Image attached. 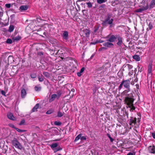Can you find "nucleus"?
<instances>
[{
	"mask_svg": "<svg viewBox=\"0 0 155 155\" xmlns=\"http://www.w3.org/2000/svg\"><path fill=\"white\" fill-rule=\"evenodd\" d=\"M131 79H127L126 80H123L121 82L119 86L118 89L119 91H120L122 88L123 86L127 90H125L122 93L121 95L123 96H126L127 97V95L128 94L127 93L131 90L130 87V80Z\"/></svg>",
	"mask_w": 155,
	"mask_h": 155,
	"instance_id": "1",
	"label": "nucleus"
},
{
	"mask_svg": "<svg viewBox=\"0 0 155 155\" xmlns=\"http://www.w3.org/2000/svg\"><path fill=\"white\" fill-rule=\"evenodd\" d=\"M134 100V95L131 93L127 94V97H126L124 99L125 104L130 108V111L131 112H133L135 109L133 104Z\"/></svg>",
	"mask_w": 155,
	"mask_h": 155,
	"instance_id": "2",
	"label": "nucleus"
},
{
	"mask_svg": "<svg viewBox=\"0 0 155 155\" xmlns=\"http://www.w3.org/2000/svg\"><path fill=\"white\" fill-rule=\"evenodd\" d=\"M111 15L110 14H108L107 15V18L104 20L103 21V24L104 25L105 24H108L111 25L112 24L113 19L111 18Z\"/></svg>",
	"mask_w": 155,
	"mask_h": 155,
	"instance_id": "3",
	"label": "nucleus"
},
{
	"mask_svg": "<svg viewBox=\"0 0 155 155\" xmlns=\"http://www.w3.org/2000/svg\"><path fill=\"white\" fill-rule=\"evenodd\" d=\"M117 35H109L106 36L105 38L107 39V41L111 43L114 42L117 39Z\"/></svg>",
	"mask_w": 155,
	"mask_h": 155,
	"instance_id": "4",
	"label": "nucleus"
},
{
	"mask_svg": "<svg viewBox=\"0 0 155 155\" xmlns=\"http://www.w3.org/2000/svg\"><path fill=\"white\" fill-rule=\"evenodd\" d=\"M12 143L14 146L19 149H21L22 146L16 138H14L12 141Z\"/></svg>",
	"mask_w": 155,
	"mask_h": 155,
	"instance_id": "5",
	"label": "nucleus"
},
{
	"mask_svg": "<svg viewBox=\"0 0 155 155\" xmlns=\"http://www.w3.org/2000/svg\"><path fill=\"white\" fill-rule=\"evenodd\" d=\"M133 67V66L130 64H124L123 66L122 70L126 71L127 72H130V70Z\"/></svg>",
	"mask_w": 155,
	"mask_h": 155,
	"instance_id": "6",
	"label": "nucleus"
},
{
	"mask_svg": "<svg viewBox=\"0 0 155 155\" xmlns=\"http://www.w3.org/2000/svg\"><path fill=\"white\" fill-rule=\"evenodd\" d=\"M137 121V118L131 117L129 120V124L130 125H134L136 124Z\"/></svg>",
	"mask_w": 155,
	"mask_h": 155,
	"instance_id": "7",
	"label": "nucleus"
},
{
	"mask_svg": "<svg viewBox=\"0 0 155 155\" xmlns=\"http://www.w3.org/2000/svg\"><path fill=\"white\" fill-rule=\"evenodd\" d=\"M103 45L107 48H110L114 46V44L113 43L108 41L103 43Z\"/></svg>",
	"mask_w": 155,
	"mask_h": 155,
	"instance_id": "8",
	"label": "nucleus"
},
{
	"mask_svg": "<svg viewBox=\"0 0 155 155\" xmlns=\"http://www.w3.org/2000/svg\"><path fill=\"white\" fill-rule=\"evenodd\" d=\"M82 32L83 33V35L86 37H88L89 36L90 34V31L87 29H84L83 30Z\"/></svg>",
	"mask_w": 155,
	"mask_h": 155,
	"instance_id": "9",
	"label": "nucleus"
},
{
	"mask_svg": "<svg viewBox=\"0 0 155 155\" xmlns=\"http://www.w3.org/2000/svg\"><path fill=\"white\" fill-rule=\"evenodd\" d=\"M118 40V42L117 43V44L119 46H121L122 43V38L120 36L118 35L117 38Z\"/></svg>",
	"mask_w": 155,
	"mask_h": 155,
	"instance_id": "10",
	"label": "nucleus"
},
{
	"mask_svg": "<svg viewBox=\"0 0 155 155\" xmlns=\"http://www.w3.org/2000/svg\"><path fill=\"white\" fill-rule=\"evenodd\" d=\"M68 32L67 31H65L63 32L62 37L64 39L67 40L68 38Z\"/></svg>",
	"mask_w": 155,
	"mask_h": 155,
	"instance_id": "11",
	"label": "nucleus"
},
{
	"mask_svg": "<svg viewBox=\"0 0 155 155\" xmlns=\"http://www.w3.org/2000/svg\"><path fill=\"white\" fill-rule=\"evenodd\" d=\"M57 98V96L56 94H54L51 95V97L50 98L49 100V102H51L52 101H54L56 98Z\"/></svg>",
	"mask_w": 155,
	"mask_h": 155,
	"instance_id": "12",
	"label": "nucleus"
},
{
	"mask_svg": "<svg viewBox=\"0 0 155 155\" xmlns=\"http://www.w3.org/2000/svg\"><path fill=\"white\" fill-rule=\"evenodd\" d=\"M26 94V91L24 89H22L21 91V97L24 98Z\"/></svg>",
	"mask_w": 155,
	"mask_h": 155,
	"instance_id": "13",
	"label": "nucleus"
},
{
	"mask_svg": "<svg viewBox=\"0 0 155 155\" xmlns=\"http://www.w3.org/2000/svg\"><path fill=\"white\" fill-rule=\"evenodd\" d=\"M147 24L148 26V27L147 28V30L149 31L151 30L153 27V26L151 22L149 21L148 23V22H147Z\"/></svg>",
	"mask_w": 155,
	"mask_h": 155,
	"instance_id": "14",
	"label": "nucleus"
},
{
	"mask_svg": "<svg viewBox=\"0 0 155 155\" xmlns=\"http://www.w3.org/2000/svg\"><path fill=\"white\" fill-rule=\"evenodd\" d=\"M39 104H37L32 109L31 112H33L37 111V109L39 108Z\"/></svg>",
	"mask_w": 155,
	"mask_h": 155,
	"instance_id": "15",
	"label": "nucleus"
},
{
	"mask_svg": "<svg viewBox=\"0 0 155 155\" xmlns=\"http://www.w3.org/2000/svg\"><path fill=\"white\" fill-rule=\"evenodd\" d=\"M149 149L150 152L152 153H155V147L154 146H150Z\"/></svg>",
	"mask_w": 155,
	"mask_h": 155,
	"instance_id": "16",
	"label": "nucleus"
},
{
	"mask_svg": "<svg viewBox=\"0 0 155 155\" xmlns=\"http://www.w3.org/2000/svg\"><path fill=\"white\" fill-rule=\"evenodd\" d=\"M8 62L10 63H12L14 61V58L12 56H9L8 58Z\"/></svg>",
	"mask_w": 155,
	"mask_h": 155,
	"instance_id": "17",
	"label": "nucleus"
},
{
	"mask_svg": "<svg viewBox=\"0 0 155 155\" xmlns=\"http://www.w3.org/2000/svg\"><path fill=\"white\" fill-rule=\"evenodd\" d=\"M133 58L137 61H139L140 60V58L139 56L135 55L133 56Z\"/></svg>",
	"mask_w": 155,
	"mask_h": 155,
	"instance_id": "18",
	"label": "nucleus"
},
{
	"mask_svg": "<svg viewBox=\"0 0 155 155\" xmlns=\"http://www.w3.org/2000/svg\"><path fill=\"white\" fill-rule=\"evenodd\" d=\"M28 8V6L27 5L21 6L20 7V9L21 10H27Z\"/></svg>",
	"mask_w": 155,
	"mask_h": 155,
	"instance_id": "19",
	"label": "nucleus"
},
{
	"mask_svg": "<svg viewBox=\"0 0 155 155\" xmlns=\"http://www.w3.org/2000/svg\"><path fill=\"white\" fill-rule=\"evenodd\" d=\"M8 117L10 119L14 120L15 117L12 113H10L8 114Z\"/></svg>",
	"mask_w": 155,
	"mask_h": 155,
	"instance_id": "20",
	"label": "nucleus"
},
{
	"mask_svg": "<svg viewBox=\"0 0 155 155\" xmlns=\"http://www.w3.org/2000/svg\"><path fill=\"white\" fill-rule=\"evenodd\" d=\"M58 146V144L57 143H54L52 144L51 146L50 147L54 151H55L54 148L57 147Z\"/></svg>",
	"mask_w": 155,
	"mask_h": 155,
	"instance_id": "21",
	"label": "nucleus"
},
{
	"mask_svg": "<svg viewBox=\"0 0 155 155\" xmlns=\"http://www.w3.org/2000/svg\"><path fill=\"white\" fill-rule=\"evenodd\" d=\"M84 70V68H82L81 69L79 72L77 73V74L78 76L80 77L81 75V73L83 72Z\"/></svg>",
	"mask_w": 155,
	"mask_h": 155,
	"instance_id": "22",
	"label": "nucleus"
},
{
	"mask_svg": "<svg viewBox=\"0 0 155 155\" xmlns=\"http://www.w3.org/2000/svg\"><path fill=\"white\" fill-rule=\"evenodd\" d=\"M14 28V27L13 25H10L9 27L8 31L10 32H11L13 31Z\"/></svg>",
	"mask_w": 155,
	"mask_h": 155,
	"instance_id": "23",
	"label": "nucleus"
},
{
	"mask_svg": "<svg viewBox=\"0 0 155 155\" xmlns=\"http://www.w3.org/2000/svg\"><path fill=\"white\" fill-rule=\"evenodd\" d=\"M152 65L151 64H149L148 66V74H150L152 72Z\"/></svg>",
	"mask_w": 155,
	"mask_h": 155,
	"instance_id": "24",
	"label": "nucleus"
},
{
	"mask_svg": "<svg viewBox=\"0 0 155 155\" xmlns=\"http://www.w3.org/2000/svg\"><path fill=\"white\" fill-rule=\"evenodd\" d=\"M82 135V134H78L75 138L74 141L76 142L77 141H78L80 139H81V135Z\"/></svg>",
	"mask_w": 155,
	"mask_h": 155,
	"instance_id": "25",
	"label": "nucleus"
},
{
	"mask_svg": "<svg viewBox=\"0 0 155 155\" xmlns=\"http://www.w3.org/2000/svg\"><path fill=\"white\" fill-rule=\"evenodd\" d=\"M43 75L47 78H49L50 77V74L48 72H43Z\"/></svg>",
	"mask_w": 155,
	"mask_h": 155,
	"instance_id": "26",
	"label": "nucleus"
},
{
	"mask_svg": "<svg viewBox=\"0 0 155 155\" xmlns=\"http://www.w3.org/2000/svg\"><path fill=\"white\" fill-rule=\"evenodd\" d=\"M104 41L101 40H100L98 41L97 40L96 42H92L91 43V44L92 45H95L96 44L98 43H102Z\"/></svg>",
	"mask_w": 155,
	"mask_h": 155,
	"instance_id": "27",
	"label": "nucleus"
},
{
	"mask_svg": "<svg viewBox=\"0 0 155 155\" xmlns=\"http://www.w3.org/2000/svg\"><path fill=\"white\" fill-rule=\"evenodd\" d=\"M21 38V37L19 36H17L12 38L13 40L14 41H18Z\"/></svg>",
	"mask_w": 155,
	"mask_h": 155,
	"instance_id": "28",
	"label": "nucleus"
},
{
	"mask_svg": "<svg viewBox=\"0 0 155 155\" xmlns=\"http://www.w3.org/2000/svg\"><path fill=\"white\" fill-rule=\"evenodd\" d=\"M57 94H56L57 96V98L58 99L61 96V92L60 91H57Z\"/></svg>",
	"mask_w": 155,
	"mask_h": 155,
	"instance_id": "29",
	"label": "nucleus"
},
{
	"mask_svg": "<svg viewBox=\"0 0 155 155\" xmlns=\"http://www.w3.org/2000/svg\"><path fill=\"white\" fill-rule=\"evenodd\" d=\"M107 0H97V3L101 4L106 2Z\"/></svg>",
	"mask_w": 155,
	"mask_h": 155,
	"instance_id": "30",
	"label": "nucleus"
},
{
	"mask_svg": "<svg viewBox=\"0 0 155 155\" xmlns=\"http://www.w3.org/2000/svg\"><path fill=\"white\" fill-rule=\"evenodd\" d=\"M54 124L56 126H60L61 124L62 123L60 121H55L54 122Z\"/></svg>",
	"mask_w": 155,
	"mask_h": 155,
	"instance_id": "31",
	"label": "nucleus"
},
{
	"mask_svg": "<svg viewBox=\"0 0 155 155\" xmlns=\"http://www.w3.org/2000/svg\"><path fill=\"white\" fill-rule=\"evenodd\" d=\"M63 113L60 111H58V112L57 117H61L63 115Z\"/></svg>",
	"mask_w": 155,
	"mask_h": 155,
	"instance_id": "32",
	"label": "nucleus"
},
{
	"mask_svg": "<svg viewBox=\"0 0 155 155\" xmlns=\"http://www.w3.org/2000/svg\"><path fill=\"white\" fill-rule=\"evenodd\" d=\"M41 87L40 86H35V89L36 91H39L41 90Z\"/></svg>",
	"mask_w": 155,
	"mask_h": 155,
	"instance_id": "33",
	"label": "nucleus"
},
{
	"mask_svg": "<svg viewBox=\"0 0 155 155\" xmlns=\"http://www.w3.org/2000/svg\"><path fill=\"white\" fill-rule=\"evenodd\" d=\"M118 1L121 4L125 3V4H126L127 3V0H119Z\"/></svg>",
	"mask_w": 155,
	"mask_h": 155,
	"instance_id": "34",
	"label": "nucleus"
},
{
	"mask_svg": "<svg viewBox=\"0 0 155 155\" xmlns=\"http://www.w3.org/2000/svg\"><path fill=\"white\" fill-rule=\"evenodd\" d=\"M107 137L109 138L110 139V141L111 142H112L114 140V139L112 138L111 137H110V135L109 134H107Z\"/></svg>",
	"mask_w": 155,
	"mask_h": 155,
	"instance_id": "35",
	"label": "nucleus"
},
{
	"mask_svg": "<svg viewBox=\"0 0 155 155\" xmlns=\"http://www.w3.org/2000/svg\"><path fill=\"white\" fill-rule=\"evenodd\" d=\"M99 28V27L98 26H95L94 27V33H95L96 32V31L98 30Z\"/></svg>",
	"mask_w": 155,
	"mask_h": 155,
	"instance_id": "36",
	"label": "nucleus"
},
{
	"mask_svg": "<svg viewBox=\"0 0 155 155\" xmlns=\"http://www.w3.org/2000/svg\"><path fill=\"white\" fill-rule=\"evenodd\" d=\"M15 130L17 131H18V132H25V130H21V129H19L18 128H15Z\"/></svg>",
	"mask_w": 155,
	"mask_h": 155,
	"instance_id": "37",
	"label": "nucleus"
},
{
	"mask_svg": "<svg viewBox=\"0 0 155 155\" xmlns=\"http://www.w3.org/2000/svg\"><path fill=\"white\" fill-rule=\"evenodd\" d=\"M37 76V75L35 73H33L31 74V78H35Z\"/></svg>",
	"mask_w": 155,
	"mask_h": 155,
	"instance_id": "38",
	"label": "nucleus"
},
{
	"mask_svg": "<svg viewBox=\"0 0 155 155\" xmlns=\"http://www.w3.org/2000/svg\"><path fill=\"white\" fill-rule=\"evenodd\" d=\"M87 139L86 136H82V135H81V140H85Z\"/></svg>",
	"mask_w": 155,
	"mask_h": 155,
	"instance_id": "39",
	"label": "nucleus"
},
{
	"mask_svg": "<svg viewBox=\"0 0 155 155\" xmlns=\"http://www.w3.org/2000/svg\"><path fill=\"white\" fill-rule=\"evenodd\" d=\"M86 4L88 8H91L92 7V4L91 2H88L86 3Z\"/></svg>",
	"mask_w": 155,
	"mask_h": 155,
	"instance_id": "40",
	"label": "nucleus"
},
{
	"mask_svg": "<svg viewBox=\"0 0 155 155\" xmlns=\"http://www.w3.org/2000/svg\"><path fill=\"white\" fill-rule=\"evenodd\" d=\"M62 148L60 147H58L56 149H55V151H54V152L55 153L58 151L60 150H62Z\"/></svg>",
	"mask_w": 155,
	"mask_h": 155,
	"instance_id": "41",
	"label": "nucleus"
},
{
	"mask_svg": "<svg viewBox=\"0 0 155 155\" xmlns=\"http://www.w3.org/2000/svg\"><path fill=\"white\" fill-rule=\"evenodd\" d=\"M7 43L11 44L12 42V40L10 39H8L6 41Z\"/></svg>",
	"mask_w": 155,
	"mask_h": 155,
	"instance_id": "42",
	"label": "nucleus"
},
{
	"mask_svg": "<svg viewBox=\"0 0 155 155\" xmlns=\"http://www.w3.org/2000/svg\"><path fill=\"white\" fill-rule=\"evenodd\" d=\"M38 79L39 81L40 82H42L44 80V79L42 77V76H41V77H40V76H38Z\"/></svg>",
	"mask_w": 155,
	"mask_h": 155,
	"instance_id": "43",
	"label": "nucleus"
},
{
	"mask_svg": "<svg viewBox=\"0 0 155 155\" xmlns=\"http://www.w3.org/2000/svg\"><path fill=\"white\" fill-rule=\"evenodd\" d=\"M11 4H7L5 5V7L8 8H9L11 7Z\"/></svg>",
	"mask_w": 155,
	"mask_h": 155,
	"instance_id": "44",
	"label": "nucleus"
},
{
	"mask_svg": "<svg viewBox=\"0 0 155 155\" xmlns=\"http://www.w3.org/2000/svg\"><path fill=\"white\" fill-rule=\"evenodd\" d=\"M25 123V120H21V121L19 124L20 125H21L24 124Z\"/></svg>",
	"mask_w": 155,
	"mask_h": 155,
	"instance_id": "45",
	"label": "nucleus"
},
{
	"mask_svg": "<svg viewBox=\"0 0 155 155\" xmlns=\"http://www.w3.org/2000/svg\"><path fill=\"white\" fill-rule=\"evenodd\" d=\"M135 155V152H133V153L130 152L128 153L127 155Z\"/></svg>",
	"mask_w": 155,
	"mask_h": 155,
	"instance_id": "46",
	"label": "nucleus"
},
{
	"mask_svg": "<svg viewBox=\"0 0 155 155\" xmlns=\"http://www.w3.org/2000/svg\"><path fill=\"white\" fill-rule=\"evenodd\" d=\"M1 93L3 95H4L5 96H6V95H5L6 93L4 91H3V90L1 91Z\"/></svg>",
	"mask_w": 155,
	"mask_h": 155,
	"instance_id": "47",
	"label": "nucleus"
},
{
	"mask_svg": "<svg viewBox=\"0 0 155 155\" xmlns=\"http://www.w3.org/2000/svg\"><path fill=\"white\" fill-rule=\"evenodd\" d=\"M52 111L51 110H48L47 111L46 114H50L52 113Z\"/></svg>",
	"mask_w": 155,
	"mask_h": 155,
	"instance_id": "48",
	"label": "nucleus"
},
{
	"mask_svg": "<svg viewBox=\"0 0 155 155\" xmlns=\"http://www.w3.org/2000/svg\"><path fill=\"white\" fill-rule=\"evenodd\" d=\"M138 115L140 116V114H138ZM140 117H138V118H137V120H137V121L139 122H140Z\"/></svg>",
	"mask_w": 155,
	"mask_h": 155,
	"instance_id": "49",
	"label": "nucleus"
},
{
	"mask_svg": "<svg viewBox=\"0 0 155 155\" xmlns=\"http://www.w3.org/2000/svg\"><path fill=\"white\" fill-rule=\"evenodd\" d=\"M151 4L152 5H155V0H152L151 2Z\"/></svg>",
	"mask_w": 155,
	"mask_h": 155,
	"instance_id": "50",
	"label": "nucleus"
},
{
	"mask_svg": "<svg viewBox=\"0 0 155 155\" xmlns=\"http://www.w3.org/2000/svg\"><path fill=\"white\" fill-rule=\"evenodd\" d=\"M152 135L154 139H155V132L152 133Z\"/></svg>",
	"mask_w": 155,
	"mask_h": 155,
	"instance_id": "51",
	"label": "nucleus"
},
{
	"mask_svg": "<svg viewBox=\"0 0 155 155\" xmlns=\"http://www.w3.org/2000/svg\"><path fill=\"white\" fill-rule=\"evenodd\" d=\"M38 54L41 56L43 55V53L42 52H39L38 53Z\"/></svg>",
	"mask_w": 155,
	"mask_h": 155,
	"instance_id": "52",
	"label": "nucleus"
},
{
	"mask_svg": "<svg viewBox=\"0 0 155 155\" xmlns=\"http://www.w3.org/2000/svg\"><path fill=\"white\" fill-rule=\"evenodd\" d=\"M11 127L12 128H14V129H15V128H16V127H15V126L14 125H11Z\"/></svg>",
	"mask_w": 155,
	"mask_h": 155,
	"instance_id": "53",
	"label": "nucleus"
},
{
	"mask_svg": "<svg viewBox=\"0 0 155 155\" xmlns=\"http://www.w3.org/2000/svg\"><path fill=\"white\" fill-rule=\"evenodd\" d=\"M142 10H135V12H142Z\"/></svg>",
	"mask_w": 155,
	"mask_h": 155,
	"instance_id": "54",
	"label": "nucleus"
},
{
	"mask_svg": "<svg viewBox=\"0 0 155 155\" xmlns=\"http://www.w3.org/2000/svg\"><path fill=\"white\" fill-rule=\"evenodd\" d=\"M130 84L132 85H134V81H132L130 82Z\"/></svg>",
	"mask_w": 155,
	"mask_h": 155,
	"instance_id": "55",
	"label": "nucleus"
},
{
	"mask_svg": "<svg viewBox=\"0 0 155 155\" xmlns=\"http://www.w3.org/2000/svg\"><path fill=\"white\" fill-rule=\"evenodd\" d=\"M136 85L137 88V89H138L139 88V84H136Z\"/></svg>",
	"mask_w": 155,
	"mask_h": 155,
	"instance_id": "56",
	"label": "nucleus"
},
{
	"mask_svg": "<svg viewBox=\"0 0 155 155\" xmlns=\"http://www.w3.org/2000/svg\"><path fill=\"white\" fill-rule=\"evenodd\" d=\"M137 81L138 79L137 78H136V79H134V81L136 82Z\"/></svg>",
	"mask_w": 155,
	"mask_h": 155,
	"instance_id": "57",
	"label": "nucleus"
},
{
	"mask_svg": "<svg viewBox=\"0 0 155 155\" xmlns=\"http://www.w3.org/2000/svg\"><path fill=\"white\" fill-rule=\"evenodd\" d=\"M77 5V6H78V10H81V8H80V6L79 5Z\"/></svg>",
	"mask_w": 155,
	"mask_h": 155,
	"instance_id": "58",
	"label": "nucleus"
},
{
	"mask_svg": "<svg viewBox=\"0 0 155 155\" xmlns=\"http://www.w3.org/2000/svg\"><path fill=\"white\" fill-rule=\"evenodd\" d=\"M86 0H78V1H77V2H81V1H85Z\"/></svg>",
	"mask_w": 155,
	"mask_h": 155,
	"instance_id": "59",
	"label": "nucleus"
},
{
	"mask_svg": "<svg viewBox=\"0 0 155 155\" xmlns=\"http://www.w3.org/2000/svg\"><path fill=\"white\" fill-rule=\"evenodd\" d=\"M94 54H93L91 56V58H90L91 59H92L94 57Z\"/></svg>",
	"mask_w": 155,
	"mask_h": 155,
	"instance_id": "60",
	"label": "nucleus"
},
{
	"mask_svg": "<svg viewBox=\"0 0 155 155\" xmlns=\"http://www.w3.org/2000/svg\"><path fill=\"white\" fill-rule=\"evenodd\" d=\"M71 91L74 92V89H72Z\"/></svg>",
	"mask_w": 155,
	"mask_h": 155,
	"instance_id": "61",
	"label": "nucleus"
},
{
	"mask_svg": "<svg viewBox=\"0 0 155 155\" xmlns=\"http://www.w3.org/2000/svg\"><path fill=\"white\" fill-rule=\"evenodd\" d=\"M8 23H7V24H5V26L7 25H8Z\"/></svg>",
	"mask_w": 155,
	"mask_h": 155,
	"instance_id": "62",
	"label": "nucleus"
},
{
	"mask_svg": "<svg viewBox=\"0 0 155 155\" xmlns=\"http://www.w3.org/2000/svg\"><path fill=\"white\" fill-rule=\"evenodd\" d=\"M138 10H143V9H142L141 8H140L139 9H138Z\"/></svg>",
	"mask_w": 155,
	"mask_h": 155,
	"instance_id": "63",
	"label": "nucleus"
},
{
	"mask_svg": "<svg viewBox=\"0 0 155 155\" xmlns=\"http://www.w3.org/2000/svg\"><path fill=\"white\" fill-rule=\"evenodd\" d=\"M114 3H112V5L113 6H115V5H114Z\"/></svg>",
	"mask_w": 155,
	"mask_h": 155,
	"instance_id": "64",
	"label": "nucleus"
}]
</instances>
